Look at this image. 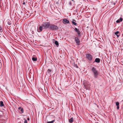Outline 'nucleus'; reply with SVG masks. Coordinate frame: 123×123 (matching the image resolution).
<instances>
[{"label": "nucleus", "mask_w": 123, "mask_h": 123, "mask_svg": "<svg viewBox=\"0 0 123 123\" xmlns=\"http://www.w3.org/2000/svg\"><path fill=\"white\" fill-rule=\"evenodd\" d=\"M91 71L93 74V76L94 78H97L98 74V73L96 68L94 67H92V69Z\"/></svg>", "instance_id": "nucleus-1"}, {"label": "nucleus", "mask_w": 123, "mask_h": 123, "mask_svg": "<svg viewBox=\"0 0 123 123\" xmlns=\"http://www.w3.org/2000/svg\"><path fill=\"white\" fill-rule=\"evenodd\" d=\"M49 29L52 30H56L58 29V27L53 24L50 25Z\"/></svg>", "instance_id": "nucleus-2"}, {"label": "nucleus", "mask_w": 123, "mask_h": 123, "mask_svg": "<svg viewBox=\"0 0 123 123\" xmlns=\"http://www.w3.org/2000/svg\"><path fill=\"white\" fill-rule=\"evenodd\" d=\"M50 25L49 22H45L42 24V26L44 28L46 29L48 28H49Z\"/></svg>", "instance_id": "nucleus-3"}, {"label": "nucleus", "mask_w": 123, "mask_h": 123, "mask_svg": "<svg viewBox=\"0 0 123 123\" xmlns=\"http://www.w3.org/2000/svg\"><path fill=\"white\" fill-rule=\"evenodd\" d=\"M86 58L90 61H91L92 59V55L89 54H86Z\"/></svg>", "instance_id": "nucleus-4"}, {"label": "nucleus", "mask_w": 123, "mask_h": 123, "mask_svg": "<svg viewBox=\"0 0 123 123\" xmlns=\"http://www.w3.org/2000/svg\"><path fill=\"white\" fill-rule=\"evenodd\" d=\"M83 85L84 87L86 89H88L90 87V84L88 83H84Z\"/></svg>", "instance_id": "nucleus-5"}, {"label": "nucleus", "mask_w": 123, "mask_h": 123, "mask_svg": "<svg viewBox=\"0 0 123 123\" xmlns=\"http://www.w3.org/2000/svg\"><path fill=\"white\" fill-rule=\"evenodd\" d=\"M74 39L76 44L78 45H80V41L79 38L78 37H75L74 38Z\"/></svg>", "instance_id": "nucleus-6"}, {"label": "nucleus", "mask_w": 123, "mask_h": 123, "mask_svg": "<svg viewBox=\"0 0 123 123\" xmlns=\"http://www.w3.org/2000/svg\"><path fill=\"white\" fill-rule=\"evenodd\" d=\"M62 20V22L65 24H68L69 23V21L66 19L63 18Z\"/></svg>", "instance_id": "nucleus-7"}, {"label": "nucleus", "mask_w": 123, "mask_h": 123, "mask_svg": "<svg viewBox=\"0 0 123 123\" xmlns=\"http://www.w3.org/2000/svg\"><path fill=\"white\" fill-rule=\"evenodd\" d=\"M75 31L77 32L78 34V35H80V32L79 29H78L77 28H75L74 29Z\"/></svg>", "instance_id": "nucleus-8"}, {"label": "nucleus", "mask_w": 123, "mask_h": 123, "mask_svg": "<svg viewBox=\"0 0 123 123\" xmlns=\"http://www.w3.org/2000/svg\"><path fill=\"white\" fill-rule=\"evenodd\" d=\"M43 26H42V24L41 26H40L39 27V30L40 31H39V30H38V32H40L42 31L43 30Z\"/></svg>", "instance_id": "nucleus-9"}, {"label": "nucleus", "mask_w": 123, "mask_h": 123, "mask_svg": "<svg viewBox=\"0 0 123 123\" xmlns=\"http://www.w3.org/2000/svg\"><path fill=\"white\" fill-rule=\"evenodd\" d=\"M52 69H48L47 70V73L48 74H50L52 72Z\"/></svg>", "instance_id": "nucleus-10"}, {"label": "nucleus", "mask_w": 123, "mask_h": 123, "mask_svg": "<svg viewBox=\"0 0 123 123\" xmlns=\"http://www.w3.org/2000/svg\"><path fill=\"white\" fill-rule=\"evenodd\" d=\"M100 62V59L99 58H96L95 59L94 62L98 63Z\"/></svg>", "instance_id": "nucleus-11"}, {"label": "nucleus", "mask_w": 123, "mask_h": 123, "mask_svg": "<svg viewBox=\"0 0 123 123\" xmlns=\"http://www.w3.org/2000/svg\"><path fill=\"white\" fill-rule=\"evenodd\" d=\"M123 20V18H121L117 20L116 21V22L117 23H119L121 22Z\"/></svg>", "instance_id": "nucleus-12"}, {"label": "nucleus", "mask_w": 123, "mask_h": 123, "mask_svg": "<svg viewBox=\"0 0 123 123\" xmlns=\"http://www.w3.org/2000/svg\"><path fill=\"white\" fill-rule=\"evenodd\" d=\"M68 120L70 123H71L73 122L74 120L73 118V117H71L70 119H69Z\"/></svg>", "instance_id": "nucleus-13"}, {"label": "nucleus", "mask_w": 123, "mask_h": 123, "mask_svg": "<svg viewBox=\"0 0 123 123\" xmlns=\"http://www.w3.org/2000/svg\"><path fill=\"white\" fill-rule=\"evenodd\" d=\"M119 33L118 31H117L115 32V34L117 36V37H119L120 36V35H118Z\"/></svg>", "instance_id": "nucleus-14"}, {"label": "nucleus", "mask_w": 123, "mask_h": 123, "mask_svg": "<svg viewBox=\"0 0 123 123\" xmlns=\"http://www.w3.org/2000/svg\"><path fill=\"white\" fill-rule=\"evenodd\" d=\"M32 59L33 61H36L37 60V58L36 57H33L32 58Z\"/></svg>", "instance_id": "nucleus-15"}, {"label": "nucleus", "mask_w": 123, "mask_h": 123, "mask_svg": "<svg viewBox=\"0 0 123 123\" xmlns=\"http://www.w3.org/2000/svg\"><path fill=\"white\" fill-rule=\"evenodd\" d=\"M55 44L56 45H57L58 46H59L58 42L57 41H55Z\"/></svg>", "instance_id": "nucleus-16"}, {"label": "nucleus", "mask_w": 123, "mask_h": 123, "mask_svg": "<svg viewBox=\"0 0 123 123\" xmlns=\"http://www.w3.org/2000/svg\"><path fill=\"white\" fill-rule=\"evenodd\" d=\"M4 105L3 104V102L1 101L0 102V105L1 106H4Z\"/></svg>", "instance_id": "nucleus-17"}, {"label": "nucleus", "mask_w": 123, "mask_h": 123, "mask_svg": "<svg viewBox=\"0 0 123 123\" xmlns=\"http://www.w3.org/2000/svg\"><path fill=\"white\" fill-rule=\"evenodd\" d=\"M72 24L73 25H77V24L76 23V22H75L73 21H72Z\"/></svg>", "instance_id": "nucleus-18"}, {"label": "nucleus", "mask_w": 123, "mask_h": 123, "mask_svg": "<svg viewBox=\"0 0 123 123\" xmlns=\"http://www.w3.org/2000/svg\"><path fill=\"white\" fill-rule=\"evenodd\" d=\"M19 111H20L22 113H23L24 112L23 109V108H21Z\"/></svg>", "instance_id": "nucleus-19"}, {"label": "nucleus", "mask_w": 123, "mask_h": 123, "mask_svg": "<svg viewBox=\"0 0 123 123\" xmlns=\"http://www.w3.org/2000/svg\"><path fill=\"white\" fill-rule=\"evenodd\" d=\"M54 121V120L48 122H47V123H53Z\"/></svg>", "instance_id": "nucleus-20"}, {"label": "nucleus", "mask_w": 123, "mask_h": 123, "mask_svg": "<svg viewBox=\"0 0 123 123\" xmlns=\"http://www.w3.org/2000/svg\"><path fill=\"white\" fill-rule=\"evenodd\" d=\"M119 103L118 102H116V105L117 106H118L119 105Z\"/></svg>", "instance_id": "nucleus-21"}, {"label": "nucleus", "mask_w": 123, "mask_h": 123, "mask_svg": "<svg viewBox=\"0 0 123 123\" xmlns=\"http://www.w3.org/2000/svg\"><path fill=\"white\" fill-rule=\"evenodd\" d=\"M3 31V30L1 27H0V32H2Z\"/></svg>", "instance_id": "nucleus-22"}, {"label": "nucleus", "mask_w": 123, "mask_h": 123, "mask_svg": "<svg viewBox=\"0 0 123 123\" xmlns=\"http://www.w3.org/2000/svg\"><path fill=\"white\" fill-rule=\"evenodd\" d=\"M119 109V105L118 106H117V110H118Z\"/></svg>", "instance_id": "nucleus-23"}, {"label": "nucleus", "mask_w": 123, "mask_h": 123, "mask_svg": "<svg viewBox=\"0 0 123 123\" xmlns=\"http://www.w3.org/2000/svg\"><path fill=\"white\" fill-rule=\"evenodd\" d=\"M24 123H27V121L26 120H25Z\"/></svg>", "instance_id": "nucleus-24"}, {"label": "nucleus", "mask_w": 123, "mask_h": 123, "mask_svg": "<svg viewBox=\"0 0 123 123\" xmlns=\"http://www.w3.org/2000/svg\"><path fill=\"white\" fill-rule=\"evenodd\" d=\"M21 108V107H19L18 108V109L19 110H20Z\"/></svg>", "instance_id": "nucleus-25"}, {"label": "nucleus", "mask_w": 123, "mask_h": 123, "mask_svg": "<svg viewBox=\"0 0 123 123\" xmlns=\"http://www.w3.org/2000/svg\"><path fill=\"white\" fill-rule=\"evenodd\" d=\"M25 2H24L23 3V5H25Z\"/></svg>", "instance_id": "nucleus-26"}, {"label": "nucleus", "mask_w": 123, "mask_h": 123, "mask_svg": "<svg viewBox=\"0 0 123 123\" xmlns=\"http://www.w3.org/2000/svg\"><path fill=\"white\" fill-rule=\"evenodd\" d=\"M27 120H30V118L29 117H28L27 118Z\"/></svg>", "instance_id": "nucleus-27"}, {"label": "nucleus", "mask_w": 123, "mask_h": 123, "mask_svg": "<svg viewBox=\"0 0 123 123\" xmlns=\"http://www.w3.org/2000/svg\"><path fill=\"white\" fill-rule=\"evenodd\" d=\"M1 63L0 62V67H1Z\"/></svg>", "instance_id": "nucleus-28"}, {"label": "nucleus", "mask_w": 123, "mask_h": 123, "mask_svg": "<svg viewBox=\"0 0 123 123\" xmlns=\"http://www.w3.org/2000/svg\"><path fill=\"white\" fill-rule=\"evenodd\" d=\"M69 4H70V5H71V2H69Z\"/></svg>", "instance_id": "nucleus-29"}, {"label": "nucleus", "mask_w": 123, "mask_h": 123, "mask_svg": "<svg viewBox=\"0 0 123 123\" xmlns=\"http://www.w3.org/2000/svg\"><path fill=\"white\" fill-rule=\"evenodd\" d=\"M8 24L9 25H10V23H8Z\"/></svg>", "instance_id": "nucleus-30"}, {"label": "nucleus", "mask_w": 123, "mask_h": 123, "mask_svg": "<svg viewBox=\"0 0 123 123\" xmlns=\"http://www.w3.org/2000/svg\"><path fill=\"white\" fill-rule=\"evenodd\" d=\"M115 3H114V5H115Z\"/></svg>", "instance_id": "nucleus-31"}]
</instances>
